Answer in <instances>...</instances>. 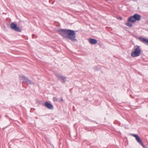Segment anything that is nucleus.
Masks as SVG:
<instances>
[{"label":"nucleus","instance_id":"nucleus-4","mask_svg":"<svg viewBox=\"0 0 148 148\" xmlns=\"http://www.w3.org/2000/svg\"><path fill=\"white\" fill-rule=\"evenodd\" d=\"M132 136L135 138L136 140L143 147L144 146V145L142 141L138 135L135 134H132Z\"/></svg>","mask_w":148,"mask_h":148},{"label":"nucleus","instance_id":"nucleus-13","mask_svg":"<svg viewBox=\"0 0 148 148\" xmlns=\"http://www.w3.org/2000/svg\"><path fill=\"white\" fill-rule=\"evenodd\" d=\"M126 25L127 26H129V27H132V25L131 23H126Z\"/></svg>","mask_w":148,"mask_h":148},{"label":"nucleus","instance_id":"nucleus-9","mask_svg":"<svg viewBox=\"0 0 148 148\" xmlns=\"http://www.w3.org/2000/svg\"><path fill=\"white\" fill-rule=\"evenodd\" d=\"M88 41L89 42L92 44H94L97 43L96 40L93 39L89 38L88 39Z\"/></svg>","mask_w":148,"mask_h":148},{"label":"nucleus","instance_id":"nucleus-6","mask_svg":"<svg viewBox=\"0 0 148 148\" xmlns=\"http://www.w3.org/2000/svg\"><path fill=\"white\" fill-rule=\"evenodd\" d=\"M45 106L49 109H52L53 108V106L51 104L47 102L45 103Z\"/></svg>","mask_w":148,"mask_h":148},{"label":"nucleus","instance_id":"nucleus-2","mask_svg":"<svg viewBox=\"0 0 148 148\" xmlns=\"http://www.w3.org/2000/svg\"><path fill=\"white\" fill-rule=\"evenodd\" d=\"M134 51L132 53L131 55L133 57H137L139 56L141 52V50L140 47L138 46H136L135 47Z\"/></svg>","mask_w":148,"mask_h":148},{"label":"nucleus","instance_id":"nucleus-14","mask_svg":"<svg viewBox=\"0 0 148 148\" xmlns=\"http://www.w3.org/2000/svg\"><path fill=\"white\" fill-rule=\"evenodd\" d=\"M119 19H120V20H122V18L121 17H120L119 18Z\"/></svg>","mask_w":148,"mask_h":148},{"label":"nucleus","instance_id":"nucleus-1","mask_svg":"<svg viewBox=\"0 0 148 148\" xmlns=\"http://www.w3.org/2000/svg\"><path fill=\"white\" fill-rule=\"evenodd\" d=\"M58 31L64 38L69 39L72 41H76V34L74 31L67 29H60Z\"/></svg>","mask_w":148,"mask_h":148},{"label":"nucleus","instance_id":"nucleus-10","mask_svg":"<svg viewBox=\"0 0 148 148\" xmlns=\"http://www.w3.org/2000/svg\"><path fill=\"white\" fill-rule=\"evenodd\" d=\"M128 21L132 23L136 21L134 16L130 17L128 19Z\"/></svg>","mask_w":148,"mask_h":148},{"label":"nucleus","instance_id":"nucleus-8","mask_svg":"<svg viewBox=\"0 0 148 148\" xmlns=\"http://www.w3.org/2000/svg\"><path fill=\"white\" fill-rule=\"evenodd\" d=\"M135 21H140V20L141 16L139 14H135L134 16Z\"/></svg>","mask_w":148,"mask_h":148},{"label":"nucleus","instance_id":"nucleus-5","mask_svg":"<svg viewBox=\"0 0 148 148\" xmlns=\"http://www.w3.org/2000/svg\"><path fill=\"white\" fill-rule=\"evenodd\" d=\"M56 76L60 80L61 82L64 83L66 81V77L59 74H56Z\"/></svg>","mask_w":148,"mask_h":148},{"label":"nucleus","instance_id":"nucleus-7","mask_svg":"<svg viewBox=\"0 0 148 148\" xmlns=\"http://www.w3.org/2000/svg\"><path fill=\"white\" fill-rule=\"evenodd\" d=\"M139 40L141 42H143L145 43H146L148 44V39H145V38L142 37H140L139 38Z\"/></svg>","mask_w":148,"mask_h":148},{"label":"nucleus","instance_id":"nucleus-3","mask_svg":"<svg viewBox=\"0 0 148 148\" xmlns=\"http://www.w3.org/2000/svg\"><path fill=\"white\" fill-rule=\"evenodd\" d=\"M11 29L18 32H21V30L17 26V25L14 23H12L10 25Z\"/></svg>","mask_w":148,"mask_h":148},{"label":"nucleus","instance_id":"nucleus-11","mask_svg":"<svg viewBox=\"0 0 148 148\" xmlns=\"http://www.w3.org/2000/svg\"><path fill=\"white\" fill-rule=\"evenodd\" d=\"M20 79L22 80L23 82H25L27 78L23 76H21L20 77Z\"/></svg>","mask_w":148,"mask_h":148},{"label":"nucleus","instance_id":"nucleus-12","mask_svg":"<svg viewBox=\"0 0 148 148\" xmlns=\"http://www.w3.org/2000/svg\"><path fill=\"white\" fill-rule=\"evenodd\" d=\"M27 84H34L32 81L29 80L28 78L27 79L25 82Z\"/></svg>","mask_w":148,"mask_h":148}]
</instances>
